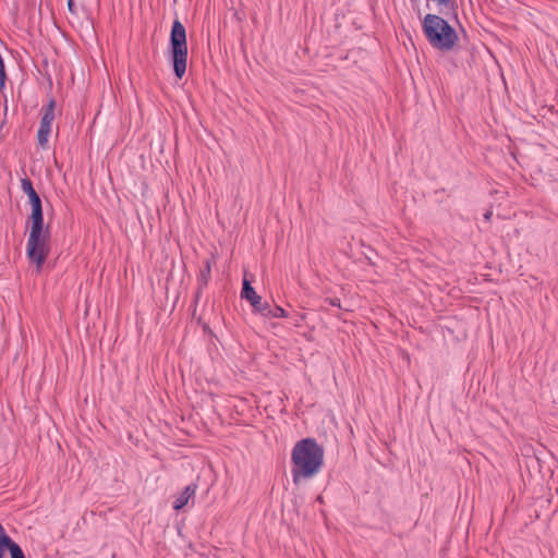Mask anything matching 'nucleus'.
<instances>
[{
	"label": "nucleus",
	"instance_id": "obj_1",
	"mask_svg": "<svg viewBox=\"0 0 558 558\" xmlns=\"http://www.w3.org/2000/svg\"><path fill=\"white\" fill-rule=\"evenodd\" d=\"M324 448L315 438L299 440L291 452L293 483L299 485L302 478L314 477L324 465Z\"/></svg>",
	"mask_w": 558,
	"mask_h": 558
},
{
	"label": "nucleus",
	"instance_id": "obj_2",
	"mask_svg": "<svg viewBox=\"0 0 558 558\" xmlns=\"http://www.w3.org/2000/svg\"><path fill=\"white\" fill-rule=\"evenodd\" d=\"M422 27L429 44L439 50H451L458 40L456 29L439 15L426 14Z\"/></svg>",
	"mask_w": 558,
	"mask_h": 558
},
{
	"label": "nucleus",
	"instance_id": "obj_3",
	"mask_svg": "<svg viewBox=\"0 0 558 558\" xmlns=\"http://www.w3.org/2000/svg\"><path fill=\"white\" fill-rule=\"evenodd\" d=\"M187 54L186 29L184 25L175 19L170 32L169 56L174 75L178 80H181L186 72Z\"/></svg>",
	"mask_w": 558,
	"mask_h": 558
},
{
	"label": "nucleus",
	"instance_id": "obj_4",
	"mask_svg": "<svg viewBox=\"0 0 558 558\" xmlns=\"http://www.w3.org/2000/svg\"><path fill=\"white\" fill-rule=\"evenodd\" d=\"M50 228L44 223L31 225L26 245V255L31 263L40 270L50 252Z\"/></svg>",
	"mask_w": 558,
	"mask_h": 558
},
{
	"label": "nucleus",
	"instance_id": "obj_5",
	"mask_svg": "<svg viewBox=\"0 0 558 558\" xmlns=\"http://www.w3.org/2000/svg\"><path fill=\"white\" fill-rule=\"evenodd\" d=\"M241 295L247 300L254 311L265 317H288V312L279 305L271 306L269 303H262V298L256 293L250 281L244 279Z\"/></svg>",
	"mask_w": 558,
	"mask_h": 558
},
{
	"label": "nucleus",
	"instance_id": "obj_6",
	"mask_svg": "<svg viewBox=\"0 0 558 558\" xmlns=\"http://www.w3.org/2000/svg\"><path fill=\"white\" fill-rule=\"evenodd\" d=\"M5 551H9L10 558H25L21 546L7 534L3 525L0 523V558L5 557Z\"/></svg>",
	"mask_w": 558,
	"mask_h": 558
},
{
	"label": "nucleus",
	"instance_id": "obj_7",
	"mask_svg": "<svg viewBox=\"0 0 558 558\" xmlns=\"http://www.w3.org/2000/svg\"><path fill=\"white\" fill-rule=\"evenodd\" d=\"M28 201L32 207V213L28 217V221L31 225L44 223V210L41 198L37 192L28 195Z\"/></svg>",
	"mask_w": 558,
	"mask_h": 558
},
{
	"label": "nucleus",
	"instance_id": "obj_8",
	"mask_svg": "<svg viewBox=\"0 0 558 558\" xmlns=\"http://www.w3.org/2000/svg\"><path fill=\"white\" fill-rule=\"evenodd\" d=\"M211 277V262L206 259L204 262V266L201 268L199 275L197 277V291L195 293V302L198 301L203 290L207 287Z\"/></svg>",
	"mask_w": 558,
	"mask_h": 558
},
{
	"label": "nucleus",
	"instance_id": "obj_9",
	"mask_svg": "<svg viewBox=\"0 0 558 558\" xmlns=\"http://www.w3.org/2000/svg\"><path fill=\"white\" fill-rule=\"evenodd\" d=\"M54 109H56V100L51 98L49 102L41 108V119H40V129H46L51 131V125L54 120Z\"/></svg>",
	"mask_w": 558,
	"mask_h": 558
},
{
	"label": "nucleus",
	"instance_id": "obj_10",
	"mask_svg": "<svg viewBox=\"0 0 558 558\" xmlns=\"http://www.w3.org/2000/svg\"><path fill=\"white\" fill-rule=\"evenodd\" d=\"M195 484L187 485L184 488V490L179 495V497L174 500L173 509L179 511L182 508H184L189 504V500L195 495Z\"/></svg>",
	"mask_w": 558,
	"mask_h": 558
},
{
	"label": "nucleus",
	"instance_id": "obj_11",
	"mask_svg": "<svg viewBox=\"0 0 558 558\" xmlns=\"http://www.w3.org/2000/svg\"><path fill=\"white\" fill-rule=\"evenodd\" d=\"M50 133H51V131H49V130L40 129V128L38 129L37 142L40 147L45 148L47 146Z\"/></svg>",
	"mask_w": 558,
	"mask_h": 558
},
{
	"label": "nucleus",
	"instance_id": "obj_12",
	"mask_svg": "<svg viewBox=\"0 0 558 558\" xmlns=\"http://www.w3.org/2000/svg\"><path fill=\"white\" fill-rule=\"evenodd\" d=\"M21 187H22V191L28 196V195H32L33 193H35V189L33 186V182L31 181L29 178H24L21 180Z\"/></svg>",
	"mask_w": 558,
	"mask_h": 558
},
{
	"label": "nucleus",
	"instance_id": "obj_13",
	"mask_svg": "<svg viewBox=\"0 0 558 558\" xmlns=\"http://www.w3.org/2000/svg\"><path fill=\"white\" fill-rule=\"evenodd\" d=\"M324 302L329 304V305H331V306H336V307L341 308L340 299H338V298H326L324 300Z\"/></svg>",
	"mask_w": 558,
	"mask_h": 558
},
{
	"label": "nucleus",
	"instance_id": "obj_14",
	"mask_svg": "<svg viewBox=\"0 0 558 558\" xmlns=\"http://www.w3.org/2000/svg\"><path fill=\"white\" fill-rule=\"evenodd\" d=\"M68 10L74 15L77 13L74 0H68Z\"/></svg>",
	"mask_w": 558,
	"mask_h": 558
},
{
	"label": "nucleus",
	"instance_id": "obj_15",
	"mask_svg": "<svg viewBox=\"0 0 558 558\" xmlns=\"http://www.w3.org/2000/svg\"><path fill=\"white\" fill-rule=\"evenodd\" d=\"M304 319H305V315L304 314H298L296 318L294 320V325L296 327L301 326V322H303Z\"/></svg>",
	"mask_w": 558,
	"mask_h": 558
},
{
	"label": "nucleus",
	"instance_id": "obj_16",
	"mask_svg": "<svg viewBox=\"0 0 558 558\" xmlns=\"http://www.w3.org/2000/svg\"><path fill=\"white\" fill-rule=\"evenodd\" d=\"M316 501H318L319 504H324L323 496L322 495L317 496Z\"/></svg>",
	"mask_w": 558,
	"mask_h": 558
},
{
	"label": "nucleus",
	"instance_id": "obj_17",
	"mask_svg": "<svg viewBox=\"0 0 558 558\" xmlns=\"http://www.w3.org/2000/svg\"><path fill=\"white\" fill-rule=\"evenodd\" d=\"M483 218H484L485 220H488V210H487V211H485V213L483 214Z\"/></svg>",
	"mask_w": 558,
	"mask_h": 558
},
{
	"label": "nucleus",
	"instance_id": "obj_18",
	"mask_svg": "<svg viewBox=\"0 0 558 558\" xmlns=\"http://www.w3.org/2000/svg\"><path fill=\"white\" fill-rule=\"evenodd\" d=\"M492 58H493V60H495V63H498V60H496V57L493 56Z\"/></svg>",
	"mask_w": 558,
	"mask_h": 558
},
{
	"label": "nucleus",
	"instance_id": "obj_19",
	"mask_svg": "<svg viewBox=\"0 0 558 558\" xmlns=\"http://www.w3.org/2000/svg\"><path fill=\"white\" fill-rule=\"evenodd\" d=\"M492 58H493V60H495V63H498V60H496V57L493 56Z\"/></svg>",
	"mask_w": 558,
	"mask_h": 558
}]
</instances>
